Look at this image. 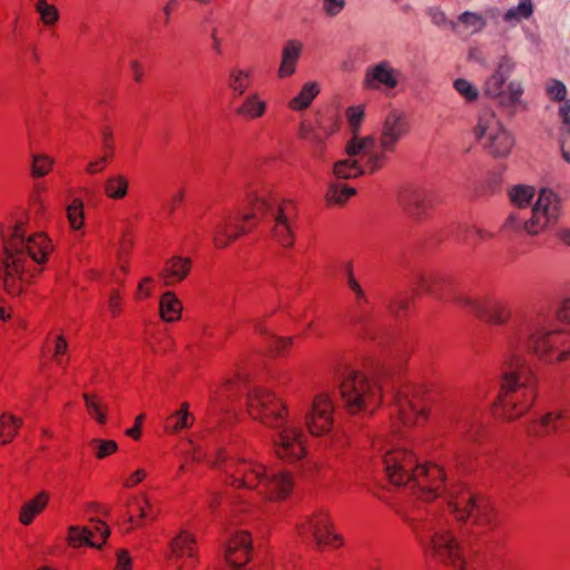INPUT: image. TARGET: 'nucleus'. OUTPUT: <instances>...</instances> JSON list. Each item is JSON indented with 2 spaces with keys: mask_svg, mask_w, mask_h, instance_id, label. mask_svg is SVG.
Masks as SVG:
<instances>
[{
  "mask_svg": "<svg viewBox=\"0 0 570 570\" xmlns=\"http://www.w3.org/2000/svg\"><path fill=\"white\" fill-rule=\"evenodd\" d=\"M47 347L51 354L52 362L60 368L66 370L69 361V344L62 333H50L47 338Z\"/></svg>",
  "mask_w": 570,
  "mask_h": 570,
  "instance_id": "nucleus-32",
  "label": "nucleus"
},
{
  "mask_svg": "<svg viewBox=\"0 0 570 570\" xmlns=\"http://www.w3.org/2000/svg\"><path fill=\"white\" fill-rule=\"evenodd\" d=\"M55 159L46 154H33L31 156L30 175L33 178H41L49 175L53 168Z\"/></svg>",
  "mask_w": 570,
  "mask_h": 570,
  "instance_id": "nucleus-44",
  "label": "nucleus"
},
{
  "mask_svg": "<svg viewBox=\"0 0 570 570\" xmlns=\"http://www.w3.org/2000/svg\"><path fill=\"white\" fill-rule=\"evenodd\" d=\"M342 406L348 415L373 414L383 402V393L376 380L361 371L348 372L338 385Z\"/></svg>",
  "mask_w": 570,
  "mask_h": 570,
  "instance_id": "nucleus-6",
  "label": "nucleus"
},
{
  "mask_svg": "<svg viewBox=\"0 0 570 570\" xmlns=\"http://www.w3.org/2000/svg\"><path fill=\"white\" fill-rule=\"evenodd\" d=\"M224 217L215 227L213 242L216 248L223 249L229 246L240 235L249 233L255 225V213L243 215L240 218Z\"/></svg>",
  "mask_w": 570,
  "mask_h": 570,
  "instance_id": "nucleus-20",
  "label": "nucleus"
},
{
  "mask_svg": "<svg viewBox=\"0 0 570 570\" xmlns=\"http://www.w3.org/2000/svg\"><path fill=\"white\" fill-rule=\"evenodd\" d=\"M303 43L299 40H288L282 51V61L278 68V77L286 78L296 70L297 60L302 53Z\"/></svg>",
  "mask_w": 570,
  "mask_h": 570,
  "instance_id": "nucleus-35",
  "label": "nucleus"
},
{
  "mask_svg": "<svg viewBox=\"0 0 570 570\" xmlns=\"http://www.w3.org/2000/svg\"><path fill=\"white\" fill-rule=\"evenodd\" d=\"M473 134L481 146L494 157L509 155L514 145L513 137L491 111L480 115Z\"/></svg>",
  "mask_w": 570,
  "mask_h": 570,
  "instance_id": "nucleus-12",
  "label": "nucleus"
},
{
  "mask_svg": "<svg viewBox=\"0 0 570 570\" xmlns=\"http://www.w3.org/2000/svg\"><path fill=\"white\" fill-rule=\"evenodd\" d=\"M523 95V87L519 82H510L507 87L503 86V94L501 96H507L511 102H515L521 100Z\"/></svg>",
  "mask_w": 570,
  "mask_h": 570,
  "instance_id": "nucleus-61",
  "label": "nucleus"
},
{
  "mask_svg": "<svg viewBox=\"0 0 570 570\" xmlns=\"http://www.w3.org/2000/svg\"><path fill=\"white\" fill-rule=\"evenodd\" d=\"M246 199L257 213L271 212L273 217L272 237L283 247H291L295 242V226L298 217L296 203L292 199L276 202L269 186L254 184L247 187Z\"/></svg>",
  "mask_w": 570,
  "mask_h": 570,
  "instance_id": "nucleus-4",
  "label": "nucleus"
},
{
  "mask_svg": "<svg viewBox=\"0 0 570 570\" xmlns=\"http://www.w3.org/2000/svg\"><path fill=\"white\" fill-rule=\"evenodd\" d=\"M188 402H181L177 410L173 411L164 422V431L167 434H178L194 425L195 416L190 412Z\"/></svg>",
  "mask_w": 570,
  "mask_h": 570,
  "instance_id": "nucleus-29",
  "label": "nucleus"
},
{
  "mask_svg": "<svg viewBox=\"0 0 570 570\" xmlns=\"http://www.w3.org/2000/svg\"><path fill=\"white\" fill-rule=\"evenodd\" d=\"M104 195L110 200H121L129 191V178L120 173L109 175L102 186Z\"/></svg>",
  "mask_w": 570,
  "mask_h": 570,
  "instance_id": "nucleus-37",
  "label": "nucleus"
},
{
  "mask_svg": "<svg viewBox=\"0 0 570 570\" xmlns=\"http://www.w3.org/2000/svg\"><path fill=\"white\" fill-rule=\"evenodd\" d=\"M570 430V411L554 410L540 417L531 420L527 424V433L533 438H546L554 433H563Z\"/></svg>",
  "mask_w": 570,
  "mask_h": 570,
  "instance_id": "nucleus-22",
  "label": "nucleus"
},
{
  "mask_svg": "<svg viewBox=\"0 0 570 570\" xmlns=\"http://www.w3.org/2000/svg\"><path fill=\"white\" fill-rule=\"evenodd\" d=\"M27 225L28 217L23 213L8 217L0 225L4 247L1 278L4 291L11 296L27 291L41 272L35 264H45L53 250L47 234H28Z\"/></svg>",
  "mask_w": 570,
  "mask_h": 570,
  "instance_id": "nucleus-1",
  "label": "nucleus"
},
{
  "mask_svg": "<svg viewBox=\"0 0 570 570\" xmlns=\"http://www.w3.org/2000/svg\"><path fill=\"white\" fill-rule=\"evenodd\" d=\"M517 340H510L500 391L494 402L497 414L505 421L523 416L537 397L535 375L524 356L520 355Z\"/></svg>",
  "mask_w": 570,
  "mask_h": 570,
  "instance_id": "nucleus-3",
  "label": "nucleus"
},
{
  "mask_svg": "<svg viewBox=\"0 0 570 570\" xmlns=\"http://www.w3.org/2000/svg\"><path fill=\"white\" fill-rule=\"evenodd\" d=\"M191 449L187 452L186 458L183 463L179 465L177 471V478H180L187 470L190 463H199L207 460V453L199 445H194L190 443Z\"/></svg>",
  "mask_w": 570,
  "mask_h": 570,
  "instance_id": "nucleus-50",
  "label": "nucleus"
},
{
  "mask_svg": "<svg viewBox=\"0 0 570 570\" xmlns=\"http://www.w3.org/2000/svg\"><path fill=\"white\" fill-rule=\"evenodd\" d=\"M135 246V237L130 233H125L119 242L117 250V258H126L130 256V253Z\"/></svg>",
  "mask_w": 570,
  "mask_h": 570,
  "instance_id": "nucleus-59",
  "label": "nucleus"
},
{
  "mask_svg": "<svg viewBox=\"0 0 570 570\" xmlns=\"http://www.w3.org/2000/svg\"><path fill=\"white\" fill-rule=\"evenodd\" d=\"M253 550L252 534L245 530L236 531L226 543V562L230 567L245 568L252 559Z\"/></svg>",
  "mask_w": 570,
  "mask_h": 570,
  "instance_id": "nucleus-23",
  "label": "nucleus"
},
{
  "mask_svg": "<svg viewBox=\"0 0 570 570\" xmlns=\"http://www.w3.org/2000/svg\"><path fill=\"white\" fill-rule=\"evenodd\" d=\"M245 405L248 416L268 429H279L292 419L286 399L266 386L253 387L247 393Z\"/></svg>",
  "mask_w": 570,
  "mask_h": 570,
  "instance_id": "nucleus-7",
  "label": "nucleus"
},
{
  "mask_svg": "<svg viewBox=\"0 0 570 570\" xmlns=\"http://www.w3.org/2000/svg\"><path fill=\"white\" fill-rule=\"evenodd\" d=\"M212 465L219 469L226 485L253 491L265 502H283L294 489V475L291 472L274 471L252 453L219 450Z\"/></svg>",
  "mask_w": 570,
  "mask_h": 570,
  "instance_id": "nucleus-2",
  "label": "nucleus"
},
{
  "mask_svg": "<svg viewBox=\"0 0 570 570\" xmlns=\"http://www.w3.org/2000/svg\"><path fill=\"white\" fill-rule=\"evenodd\" d=\"M184 305L174 291L164 292L158 299V314L165 323H177L183 317Z\"/></svg>",
  "mask_w": 570,
  "mask_h": 570,
  "instance_id": "nucleus-30",
  "label": "nucleus"
},
{
  "mask_svg": "<svg viewBox=\"0 0 570 570\" xmlns=\"http://www.w3.org/2000/svg\"><path fill=\"white\" fill-rule=\"evenodd\" d=\"M114 570H131V558L127 551H119Z\"/></svg>",
  "mask_w": 570,
  "mask_h": 570,
  "instance_id": "nucleus-64",
  "label": "nucleus"
},
{
  "mask_svg": "<svg viewBox=\"0 0 570 570\" xmlns=\"http://www.w3.org/2000/svg\"><path fill=\"white\" fill-rule=\"evenodd\" d=\"M532 1L520 0L515 8L508 10L504 14L505 21L528 19L532 14Z\"/></svg>",
  "mask_w": 570,
  "mask_h": 570,
  "instance_id": "nucleus-51",
  "label": "nucleus"
},
{
  "mask_svg": "<svg viewBox=\"0 0 570 570\" xmlns=\"http://www.w3.org/2000/svg\"><path fill=\"white\" fill-rule=\"evenodd\" d=\"M82 400L87 415L102 426L108 423L110 407L109 404L96 392H83Z\"/></svg>",
  "mask_w": 570,
  "mask_h": 570,
  "instance_id": "nucleus-31",
  "label": "nucleus"
},
{
  "mask_svg": "<svg viewBox=\"0 0 570 570\" xmlns=\"http://www.w3.org/2000/svg\"><path fill=\"white\" fill-rule=\"evenodd\" d=\"M514 62L509 57H502L497 71L488 79L485 83L487 92L492 97H501L503 85L514 69Z\"/></svg>",
  "mask_w": 570,
  "mask_h": 570,
  "instance_id": "nucleus-34",
  "label": "nucleus"
},
{
  "mask_svg": "<svg viewBox=\"0 0 570 570\" xmlns=\"http://www.w3.org/2000/svg\"><path fill=\"white\" fill-rule=\"evenodd\" d=\"M266 112L267 101L257 91L247 95L235 109V115L245 121L257 120L264 117Z\"/></svg>",
  "mask_w": 570,
  "mask_h": 570,
  "instance_id": "nucleus-28",
  "label": "nucleus"
},
{
  "mask_svg": "<svg viewBox=\"0 0 570 570\" xmlns=\"http://www.w3.org/2000/svg\"><path fill=\"white\" fill-rule=\"evenodd\" d=\"M394 412L405 426L424 424L429 419V404L425 397L411 386H403L396 392Z\"/></svg>",
  "mask_w": 570,
  "mask_h": 570,
  "instance_id": "nucleus-15",
  "label": "nucleus"
},
{
  "mask_svg": "<svg viewBox=\"0 0 570 570\" xmlns=\"http://www.w3.org/2000/svg\"><path fill=\"white\" fill-rule=\"evenodd\" d=\"M355 188L342 183L330 184L326 194L325 203L327 206H344L353 196H355Z\"/></svg>",
  "mask_w": 570,
  "mask_h": 570,
  "instance_id": "nucleus-39",
  "label": "nucleus"
},
{
  "mask_svg": "<svg viewBox=\"0 0 570 570\" xmlns=\"http://www.w3.org/2000/svg\"><path fill=\"white\" fill-rule=\"evenodd\" d=\"M373 149V138L354 136L346 146L348 158L334 163V176L338 179H352L383 167L384 156H379Z\"/></svg>",
  "mask_w": 570,
  "mask_h": 570,
  "instance_id": "nucleus-8",
  "label": "nucleus"
},
{
  "mask_svg": "<svg viewBox=\"0 0 570 570\" xmlns=\"http://www.w3.org/2000/svg\"><path fill=\"white\" fill-rule=\"evenodd\" d=\"M155 517L156 511L146 494L134 497L128 502L127 522L124 525V531L129 532L139 528L145 521L154 520Z\"/></svg>",
  "mask_w": 570,
  "mask_h": 570,
  "instance_id": "nucleus-26",
  "label": "nucleus"
},
{
  "mask_svg": "<svg viewBox=\"0 0 570 570\" xmlns=\"http://www.w3.org/2000/svg\"><path fill=\"white\" fill-rule=\"evenodd\" d=\"M454 88L469 101L475 100L479 96L478 89L465 79L455 80Z\"/></svg>",
  "mask_w": 570,
  "mask_h": 570,
  "instance_id": "nucleus-56",
  "label": "nucleus"
},
{
  "mask_svg": "<svg viewBox=\"0 0 570 570\" xmlns=\"http://www.w3.org/2000/svg\"><path fill=\"white\" fill-rule=\"evenodd\" d=\"M320 88L317 83H305L298 95L288 101V107L295 111L304 110L312 104Z\"/></svg>",
  "mask_w": 570,
  "mask_h": 570,
  "instance_id": "nucleus-40",
  "label": "nucleus"
},
{
  "mask_svg": "<svg viewBox=\"0 0 570 570\" xmlns=\"http://www.w3.org/2000/svg\"><path fill=\"white\" fill-rule=\"evenodd\" d=\"M335 403L332 394L321 391L313 395L305 414V428L313 438L331 436L335 429Z\"/></svg>",
  "mask_w": 570,
  "mask_h": 570,
  "instance_id": "nucleus-13",
  "label": "nucleus"
},
{
  "mask_svg": "<svg viewBox=\"0 0 570 570\" xmlns=\"http://www.w3.org/2000/svg\"><path fill=\"white\" fill-rule=\"evenodd\" d=\"M347 286L355 295V302L357 305L367 303V296H366L365 292L363 291L361 284L353 276L352 272H350V274H348Z\"/></svg>",
  "mask_w": 570,
  "mask_h": 570,
  "instance_id": "nucleus-60",
  "label": "nucleus"
},
{
  "mask_svg": "<svg viewBox=\"0 0 570 570\" xmlns=\"http://www.w3.org/2000/svg\"><path fill=\"white\" fill-rule=\"evenodd\" d=\"M66 540L71 548H81L83 546L100 548V542L95 539L94 531L88 527H68Z\"/></svg>",
  "mask_w": 570,
  "mask_h": 570,
  "instance_id": "nucleus-38",
  "label": "nucleus"
},
{
  "mask_svg": "<svg viewBox=\"0 0 570 570\" xmlns=\"http://www.w3.org/2000/svg\"><path fill=\"white\" fill-rule=\"evenodd\" d=\"M111 159V154H104V156L90 160L86 167V173L88 175L102 173Z\"/></svg>",
  "mask_w": 570,
  "mask_h": 570,
  "instance_id": "nucleus-57",
  "label": "nucleus"
},
{
  "mask_svg": "<svg viewBox=\"0 0 570 570\" xmlns=\"http://www.w3.org/2000/svg\"><path fill=\"white\" fill-rule=\"evenodd\" d=\"M51 501V493L48 490L38 491L32 498L24 501L18 511V521L28 527L46 511Z\"/></svg>",
  "mask_w": 570,
  "mask_h": 570,
  "instance_id": "nucleus-27",
  "label": "nucleus"
},
{
  "mask_svg": "<svg viewBox=\"0 0 570 570\" xmlns=\"http://www.w3.org/2000/svg\"><path fill=\"white\" fill-rule=\"evenodd\" d=\"M297 537L313 538L321 550H336L343 547L344 539L335 529L333 519L326 510H320L302 518L295 527Z\"/></svg>",
  "mask_w": 570,
  "mask_h": 570,
  "instance_id": "nucleus-11",
  "label": "nucleus"
},
{
  "mask_svg": "<svg viewBox=\"0 0 570 570\" xmlns=\"http://www.w3.org/2000/svg\"><path fill=\"white\" fill-rule=\"evenodd\" d=\"M35 9L39 14L41 23L46 28H52L59 21L60 13L58 8L55 4L49 3L47 0H37Z\"/></svg>",
  "mask_w": 570,
  "mask_h": 570,
  "instance_id": "nucleus-42",
  "label": "nucleus"
},
{
  "mask_svg": "<svg viewBox=\"0 0 570 570\" xmlns=\"http://www.w3.org/2000/svg\"><path fill=\"white\" fill-rule=\"evenodd\" d=\"M459 21L473 32L482 30L485 26V20L481 14L470 11H465L460 14Z\"/></svg>",
  "mask_w": 570,
  "mask_h": 570,
  "instance_id": "nucleus-53",
  "label": "nucleus"
},
{
  "mask_svg": "<svg viewBox=\"0 0 570 570\" xmlns=\"http://www.w3.org/2000/svg\"><path fill=\"white\" fill-rule=\"evenodd\" d=\"M254 70L252 68L234 67L228 73L227 85L234 97L244 96L253 86Z\"/></svg>",
  "mask_w": 570,
  "mask_h": 570,
  "instance_id": "nucleus-33",
  "label": "nucleus"
},
{
  "mask_svg": "<svg viewBox=\"0 0 570 570\" xmlns=\"http://www.w3.org/2000/svg\"><path fill=\"white\" fill-rule=\"evenodd\" d=\"M444 469L431 462H421L412 483L409 488L414 491L420 499L432 501L436 499L445 489Z\"/></svg>",
  "mask_w": 570,
  "mask_h": 570,
  "instance_id": "nucleus-17",
  "label": "nucleus"
},
{
  "mask_svg": "<svg viewBox=\"0 0 570 570\" xmlns=\"http://www.w3.org/2000/svg\"><path fill=\"white\" fill-rule=\"evenodd\" d=\"M90 529L94 531V537L100 542V546L106 542L109 537V528L105 522L97 521Z\"/></svg>",
  "mask_w": 570,
  "mask_h": 570,
  "instance_id": "nucleus-63",
  "label": "nucleus"
},
{
  "mask_svg": "<svg viewBox=\"0 0 570 570\" xmlns=\"http://www.w3.org/2000/svg\"><path fill=\"white\" fill-rule=\"evenodd\" d=\"M22 425V420L10 413L0 416V444L10 443Z\"/></svg>",
  "mask_w": 570,
  "mask_h": 570,
  "instance_id": "nucleus-41",
  "label": "nucleus"
},
{
  "mask_svg": "<svg viewBox=\"0 0 570 570\" xmlns=\"http://www.w3.org/2000/svg\"><path fill=\"white\" fill-rule=\"evenodd\" d=\"M547 94L552 100L562 101L567 96V89L561 81L553 79L547 86Z\"/></svg>",
  "mask_w": 570,
  "mask_h": 570,
  "instance_id": "nucleus-58",
  "label": "nucleus"
},
{
  "mask_svg": "<svg viewBox=\"0 0 570 570\" xmlns=\"http://www.w3.org/2000/svg\"><path fill=\"white\" fill-rule=\"evenodd\" d=\"M295 342L294 336H277L274 335L271 338L269 345H268V352L274 357H283L286 356Z\"/></svg>",
  "mask_w": 570,
  "mask_h": 570,
  "instance_id": "nucleus-47",
  "label": "nucleus"
},
{
  "mask_svg": "<svg viewBox=\"0 0 570 570\" xmlns=\"http://www.w3.org/2000/svg\"><path fill=\"white\" fill-rule=\"evenodd\" d=\"M156 281L153 276L141 277L132 293L134 301L140 303L149 299L154 295Z\"/></svg>",
  "mask_w": 570,
  "mask_h": 570,
  "instance_id": "nucleus-48",
  "label": "nucleus"
},
{
  "mask_svg": "<svg viewBox=\"0 0 570 570\" xmlns=\"http://www.w3.org/2000/svg\"><path fill=\"white\" fill-rule=\"evenodd\" d=\"M449 505L454 517L460 520L471 519L476 525L492 529L497 525V512L492 502L482 495L462 489L450 499Z\"/></svg>",
  "mask_w": 570,
  "mask_h": 570,
  "instance_id": "nucleus-10",
  "label": "nucleus"
},
{
  "mask_svg": "<svg viewBox=\"0 0 570 570\" xmlns=\"http://www.w3.org/2000/svg\"><path fill=\"white\" fill-rule=\"evenodd\" d=\"M459 303L469 307L479 318L492 325H504L512 315L509 303L494 296L478 299L463 296Z\"/></svg>",
  "mask_w": 570,
  "mask_h": 570,
  "instance_id": "nucleus-18",
  "label": "nucleus"
},
{
  "mask_svg": "<svg viewBox=\"0 0 570 570\" xmlns=\"http://www.w3.org/2000/svg\"><path fill=\"white\" fill-rule=\"evenodd\" d=\"M92 455L97 460H104L118 451V444L115 440L95 438L88 443Z\"/></svg>",
  "mask_w": 570,
  "mask_h": 570,
  "instance_id": "nucleus-43",
  "label": "nucleus"
},
{
  "mask_svg": "<svg viewBox=\"0 0 570 570\" xmlns=\"http://www.w3.org/2000/svg\"><path fill=\"white\" fill-rule=\"evenodd\" d=\"M528 348L544 364L567 362L570 360V332L540 326L530 334Z\"/></svg>",
  "mask_w": 570,
  "mask_h": 570,
  "instance_id": "nucleus-9",
  "label": "nucleus"
},
{
  "mask_svg": "<svg viewBox=\"0 0 570 570\" xmlns=\"http://www.w3.org/2000/svg\"><path fill=\"white\" fill-rule=\"evenodd\" d=\"M346 117L348 120V125H350L353 134L355 135L357 132V130L360 129L361 124L364 119V107L361 105L350 107L346 110Z\"/></svg>",
  "mask_w": 570,
  "mask_h": 570,
  "instance_id": "nucleus-54",
  "label": "nucleus"
},
{
  "mask_svg": "<svg viewBox=\"0 0 570 570\" xmlns=\"http://www.w3.org/2000/svg\"><path fill=\"white\" fill-rule=\"evenodd\" d=\"M67 218L69 226L73 230H79L85 224V209L83 202L80 198H75L67 207Z\"/></svg>",
  "mask_w": 570,
  "mask_h": 570,
  "instance_id": "nucleus-46",
  "label": "nucleus"
},
{
  "mask_svg": "<svg viewBox=\"0 0 570 570\" xmlns=\"http://www.w3.org/2000/svg\"><path fill=\"white\" fill-rule=\"evenodd\" d=\"M559 199L552 190L542 189L532 208L531 217L523 224L528 234L538 235L557 219Z\"/></svg>",
  "mask_w": 570,
  "mask_h": 570,
  "instance_id": "nucleus-19",
  "label": "nucleus"
},
{
  "mask_svg": "<svg viewBox=\"0 0 570 570\" xmlns=\"http://www.w3.org/2000/svg\"><path fill=\"white\" fill-rule=\"evenodd\" d=\"M169 561L177 570H197L196 541L191 533L181 531L170 542Z\"/></svg>",
  "mask_w": 570,
  "mask_h": 570,
  "instance_id": "nucleus-21",
  "label": "nucleus"
},
{
  "mask_svg": "<svg viewBox=\"0 0 570 570\" xmlns=\"http://www.w3.org/2000/svg\"><path fill=\"white\" fill-rule=\"evenodd\" d=\"M273 441L275 455L286 463H294L307 455V440L298 424L286 423L278 429Z\"/></svg>",
  "mask_w": 570,
  "mask_h": 570,
  "instance_id": "nucleus-16",
  "label": "nucleus"
},
{
  "mask_svg": "<svg viewBox=\"0 0 570 570\" xmlns=\"http://www.w3.org/2000/svg\"><path fill=\"white\" fill-rule=\"evenodd\" d=\"M534 194H535V190L533 187L520 185V186H514L510 190L509 196H510L511 202L515 206L522 208V207H527L531 203V200L534 197Z\"/></svg>",
  "mask_w": 570,
  "mask_h": 570,
  "instance_id": "nucleus-49",
  "label": "nucleus"
},
{
  "mask_svg": "<svg viewBox=\"0 0 570 570\" xmlns=\"http://www.w3.org/2000/svg\"><path fill=\"white\" fill-rule=\"evenodd\" d=\"M191 267L193 262L189 257L174 255L165 261L158 277L165 286H176L188 277Z\"/></svg>",
  "mask_w": 570,
  "mask_h": 570,
  "instance_id": "nucleus-25",
  "label": "nucleus"
},
{
  "mask_svg": "<svg viewBox=\"0 0 570 570\" xmlns=\"http://www.w3.org/2000/svg\"><path fill=\"white\" fill-rule=\"evenodd\" d=\"M298 136L299 138L307 140L315 146H321L324 141V137L318 131H316L313 128L311 121L307 120L301 122Z\"/></svg>",
  "mask_w": 570,
  "mask_h": 570,
  "instance_id": "nucleus-52",
  "label": "nucleus"
},
{
  "mask_svg": "<svg viewBox=\"0 0 570 570\" xmlns=\"http://www.w3.org/2000/svg\"><path fill=\"white\" fill-rule=\"evenodd\" d=\"M407 130L405 120L396 112H391L384 122L381 142L377 147L374 144V151L381 156H384V163L386 161V154L392 153L395 149L397 141L405 135Z\"/></svg>",
  "mask_w": 570,
  "mask_h": 570,
  "instance_id": "nucleus-24",
  "label": "nucleus"
},
{
  "mask_svg": "<svg viewBox=\"0 0 570 570\" xmlns=\"http://www.w3.org/2000/svg\"><path fill=\"white\" fill-rule=\"evenodd\" d=\"M366 83L371 88L384 86L391 89L397 85V77L386 62H381L366 75Z\"/></svg>",
  "mask_w": 570,
  "mask_h": 570,
  "instance_id": "nucleus-36",
  "label": "nucleus"
},
{
  "mask_svg": "<svg viewBox=\"0 0 570 570\" xmlns=\"http://www.w3.org/2000/svg\"><path fill=\"white\" fill-rule=\"evenodd\" d=\"M383 462L389 481L396 487H407L412 483L421 463L416 454L405 448L387 451Z\"/></svg>",
  "mask_w": 570,
  "mask_h": 570,
  "instance_id": "nucleus-14",
  "label": "nucleus"
},
{
  "mask_svg": "<svg viewBox=\"0 0 570 570\" xmlns=\"http://www.w3.org/2000/svg\"><path fill=\"white\" fill-rule=\"evenodd\" d=\"M234 383L235 379L226 377L220 383L213 385L209 391L210 403L215 406L224 404L229 399L228 392Z\"/></svg>",
  "mask_w": 570,
  "mask_h": 570,
  "instance_id": "nucleus-45",
  "label": "nucleus"
},
{
  "mask_svg": "<svg viewBox=\"0 0 570 570\" xmlns=\"http://www.w3.org/2000/svg\"><path fill=\"white\" fill-rule=\"evenodd\" d=\"M412 529L426 562L458 569L465 566L463 548L446 524L441 521H431L425 531H420L414 524Z\"/></svg>",
  "mask_w": 570,
  "mask_h": 570,
  "instance_id": "nucleus-5",
  "label": "nucleus"
},
{
  "mask_svg": "<svg viewBox=\"0 0 570 570\" xmlns=\"http://www.w3.org/2000/svg\"><path fill=\"white\" fill-rule=\"evenodd\" d=\"M147 478V471L145 469H137L131 472L124 481L125 488H135L140 484Z\"/></svg>",
  "mask_w": 570,
  "mask_h": 570,
  "instance_id": "nucleus-62",
  "label": "nucleus"
},
{
  "mask_svg": "<svg viewBox=\"0 0 570 570\" xmlns=\"http://www.w3.org/2000/svg\"><path fill=\"white\" fill-rule=\"evenodd\" d=\"M124 297L119 289L110 291L107 299V307L112 317L118 316L122 312Z\"/></svg>",
  "mask_w": 570,
  "mask_h": 570,
  "instance_id": "nucleus-55",
  "label": "nucleus"
}]
</instances>
